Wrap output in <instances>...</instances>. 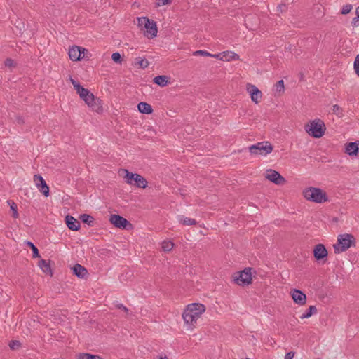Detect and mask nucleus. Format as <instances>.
Listing matches in <instances>:
<instances>
[{
    "mask_svg": "<svg viewBox=\"0 0 359 359\" xmlns=\"http://www.w3.org/2000/svg\"><path fill=\"white\" fill-rule=\"evenodd\" d=\"M306 132L313 137L320 138L323 136L326 130L324 122L320 119L316 118L309 123L305 125Z\"/></svg>",
    "mask_w": 359,
    "mask_h": 359,
    "instance_id": "obj_1",
    "label": "nucleus"
},
{
    "mask_svg": "<svg viewBox=\"0 0 359 359\" xmlns=\"http://www.w3.org/2000/svg\"><path fill=\"white\" fill-rule=\"evenodd\" d=\"M304 198L310 201L322 203L328 201L327 194L320 188L309 187L303 192Z\"/></svg>",
    "mask_w": 359,
    "mask_h": 359,
    "instance_id": "obj_2",
    "label": "nucleus"
},
{
    "mask_svg": "<svg viewBox=\"0 0 359 359\" xmlns=\"http://www.w3.org/2000/svg\"><path fill=\"white\" fill-rule=\"evenodd\" d=\"M355 239L351 234L345 233L338 236L337 243L333 245L335 253H340L354 245Z\"/></svg>",
    "mask_w": 359,
    "mask_h": 359,
    "instance_id": "obj_3",
    "label": "nucleus"
},
{
    "mask_svg": "<svg viewBox=\"0 0 359 359\" xmlns=\"http://www.w3.org/2000/svg\"><path fill=\"white\" fill-rule=\"evenodd\" d=\"M273 149V147L268 141H263L249 147V151L252 155L266 156Z\"/></svg>",
    "mask_w": 359,
    "mask_h": 359,
    "instance_id": "obj_4",
    "label": "nucleus"
},
{
    "mask_svg": "<svg viewBox=\"0 0 359 359\" xmlns=\"http://www.w3.org/2000/svg\"><path fill=\"white\" fill-rule=\"evenodd\" d=\"M233 278L234 282L238 285H248L252 283L251 269L245 268L244 270L235 273Z\"/></svg>",
    "mask_w": 359,
    "mask_h": 359,
    "instance_id": "obj_5",
    "label": "nucleus"
},
{
    "mask_svg": "<svg viewBox=\"0 0 359 359\" xmlns=\"http://www.w3.org/2000/svg\"><path fill=\"white\" fill-rule=\"evenodd\" d=\"M82 100L92 109L93 111L96 112L102 111V101L100 98L95 97L92 93H89V97L86 95V97H82Z\"/></svg>",
    "mask_w": 359,
    "mask_h": 359,
    "instance_id": "obj_6",
    "label": "nucleus"
},
{
    "mask_svg": "<svg viewBox=\"0 0 359 359\" xmlns=\"http://www.w3.org/2000/svg\"><path fill=\"white\" fill-rule=\"evenodd\" d=\"M265 178L276 185H283L285 184V179L277 171L269 169L266 170Z\"/></svg>",
    "mask_w": 359,
    "mask_h": 359,
    "instance_id": "obj_7",
    "label": "nucleus"
},
{
    "mask_svg": "<svg viewBox=\"0 0 359 359\" xmlns=\"http://www.w3.org/2000/svg\"><path fill=\"white\" fill-rule=\"evenodd\" d=\"M109 221L115 227L122 229H127L128 226H131L126 218L118 215H111Z\"/></svg>",
    "mask_w": 359,
    "mask_h": 359,
    "instance_id": "obj_8",
    "label": "nucleus"
},
{
    "mask_svg": "<svg viewBox=\"0 0 359 359\" xmlns=\"http://www.w3.org/2000/svg\"><path fill=\"white\" fill-rule=\"evenodd\" d=\"M246 90L250 95L252 101L255 103L258 104L261 102L262 97V93L256 87L255 85L248 83L246 86Z\"/></svg>",
    "mask_w": 359,
    "mask_h": 359,
    "instance_id": "obj_9",
    "label": "nucleus"
},
{
    "mask_svg": "<svg viewBox=\"0 0 359 359\" xmlns=\"http://www.w3.org/2000/svg\"><path fill=\"white\" fill-rule=\"evenodd\" d=\"M182 318L184 323L188 326H189L191 329H192L200 316H197L196 314L194 313L193 311H191L189 309L186 308L182 314Z\"/></svg>",
    "mask_w": 359,
    "mask_h": 359,
    "instance_id": "obj_10",
    "label": "nucleus"
},
{
    "mask_svg": "<svg viewBox=\"0 0 359 359\" xmlns=\"http://www.w3.org/2000/svg\"><path fill=\"white\" fill-rule=\"evenodd\" d=\"M34 181L39 189V191L46 196H49V187L47 185L44 179L40 175H35L34 176Z\"/></svg>",
    "mask_w": 359,
    "mask_h": 359,
    "instance_id": "obj_11",
    "label": "nucleus"
},
{
    "mask_svg": "<svg viewBox=\"0 0 359 359\" xmlns=\"http://www.w3.org/2000/svg\"><path fill=\"white\" fill-rule=\"evenodd\" d=\"M85 50H86L83 48L74 46L69 49V57L72 61L81 60L84 57L83 54Z\"/></svg>",
    "mask_w": 359,
    "mask_h": 359,
    "instance_id": "obj_12",
    "label": "nucleus"
},
{
    "mask_svg": "<svg viewBox=\"0 0 359 359\" xmlns=\"http://www.w3.org/2000/svg\"><path fill=\"white\" fill-rule=\"evenodd\" d=\"M327 250L323 244H317L313 249V256L317 261L327 257Z\"/></svg>",
    "mask_w": 359,
    "mask_h": 359,
    "instance_id": "obj_13",
    "label": "nucleus"
},
{
    "mask_svg": "<svg viewBox=\"0 0 359 359\" xmlns=\"http://www.w3.org/2000/svg\"><path fill=\"white\" fill-rule=\"evenodd\" d=\"M291 296L294 302L299 305H304L306 301V294L301 290L294 289L291 291Z\"/></svg>",
    "mask_w": 359,
    "mask_h": 359,
    "instance_id": "obj_14",
    "label": "nucleus"
},
{
    "mask_svg": "<svg viewBox=\"0 0 359 359\" xmlns=\"http://www.w3.org/2000/svg\"><path fill=\"white\" fill-rule=\"evenodd\" d=\"M144 30L145 31L144 35H146L148 38L155 37L158 32L156 22H154L153 20H149V25H147Z\"/></svg>",
    "mask_w": 359,
    "mask_h": 359,
    "instance_id": "obj_15",
    "label": "nucleus"
},
{
    "mask_svg": "<svg viewBox=\"0 0 359 359\" xmlns=\"http://www.w3.org/2000/svg\"><path fill=\"white\" fill-rule=\"evenodd\" d=\"M72 269L74 275L79 278H86L88 275V270L79 264H75Z\"/></svg>",
    "mask_w": 359,
    "mask_h": 359,
    "instance_id": "obj_16",
    "label": "nucleus"
},
{
    "mask_svg": "<svg viewBox=\"0 0 359 359\" xmlns=\"http://www.w3.org/2000/svg\"><path fill=\"white\" fill-rule=\"evenodd\" d=\"M65 222L67 227L72 231H78L80 229V222L72 216L67 215Z\"/></svg>",
    "mask_w": 359,
    "mask_h": 359,
    "instance_id": "obj_17",
    "label": "nucleus"
},
{
    "mask_svg": "<svg viewBox=\"0 0 359 359\" xmlns=\"http://www.w3.org/2000/svg\"><path fill=\"white\" fill-rule=\"evenodd\" d=\"M187 308L198 316H201V315L205 311V306L199 303H193L189 304Z\"/></svg>",
    "mask_w": 359,
    "mask_h": 359,
    "instance_id": "obj_18",
    "label": "nucleus"
},
{
    "mask_svg": "<svg viewBox=\"0 0 359 359\" xmlns=\"http://www.w3.org/2000/svg\"><path fill=\"white\" fill-rule=\"evenodd\" d=\"M221 55L218 59L221 60L231 61L239 60V55L232 51H226L220 53Z\"/></svg>",
    "mask_w": 359,
    "mask_h": 359,
    "instance_id": "obj_19",
    "label": "nucleus"
},
{
    "mask_svg": "<svg viewBox=\"0 0 359 359\" xmlns=\"http://www.w3.org/2000/svg\"><path fill=\"white\" fill-rule=\"evenodd\" d=\"M359 142H349L346 144V152L349 156H356L359 150Z\"/></svg>",
    "mask_w": 359,
    "mask_h": 359,
    "instance_id": "obj_20",
    "label": "nucleus"
},
{
    "mask_svg": "<svg viewBox=\"0 0 359 359\" xmlns=\"http://www.w3.org/2000/svg\"><path fill=\"white\" fill-rule=\"evenodd\" d=\"M135 177V179L134 180L133 185L136 186L137 187L143 189L147 187L148 182L144 177L139 174H136Z\"/></svg>",
    "mask_w": 359,
    "mask_h": 359,
    "instance_id": "obj_21",
    "label": "nucleus"
},
{
    "mask_svg": "<svg viewBox=\"0 0 359 359\" xmlns=\"http://www.w3.org/2000/svg\"><path fill=\"white\" fill-rule=\"evenodd\" d=\"M137 109L142 114H150L153 112L151 106L144 102H141L138 104Z\"/></svg>",
    "mask_w": 359,
    "mask_h": 359,
    "instance_id": "obj_22",
    "label": "nucleus"
},
{
    "mask_svg": "<svg viewBox=\"0 0 359 359\" xmlns=\"http://www.w3.org/2000/svg\"><path fill=\"white\" fill-rule=\"evenodd\" d=\"M39 266L46 274H49L51 276H53V272L49 262L42 259L39 262Z\"/></svg>",
    "mask_w": 359,
    "mask_h": 359,
    "instance_id": "obj_23",
    "label": "nucleus"
},
{
    "mask_svg": "<svg viewBox=\"0 0 359 359\" xmlns=\"http://www.w3.org/2000/svg\"><path fill=\"white\" fill-rule=\"evenodd\" d=\"M178 220L180 223L185 226H193L197 224V222L194 219L185 217L183 215L178 217Z\"/></svg>",
    "mask_w": 359,
    "mask_h": 359,
    "instance_id": "obj_24",
    "label": "nucleus"
},
{
    "mask_svg": "<svg viewBox=\"0 0 359 359\" xmlns=\"http://www.w3.org/2000/svg\"><path fill=\"white\" fill-rule=\"evenodd\" d=\"M154 82L161 86V87H164V86H166L168 83V77L166 76H164V75H161V76H156L154 79Z\"/></svg>",
    "mask_w": 359,
    "mask_h": 359,
    "instance_id": "obj_25",
    "label": "nucleus"
},
{
    "mask_svg": "<svg viewBox=\"0 0 359 359\" xmlns=\"http://www.w3.org/2000/svg\"><path fill=\"white\" fill-rule=\"evenodd\" d=\"M79 219L85 224H87L88 225L90 226H93L94 225V223H95V219L88 215V214H83V215H81L80 217H79Z\"/></svg>",
    "mask_w": 359,
    "mask_h": 359,
    "instance_id": "obj_26",
    "label": "nucleus"
},
{
    "mask_svg": "<svg viewBox=\"0 0 359 359\" xmlns=\"http://www.w3.org/2000/svg\"><path fill=\"white\" fill-rule=\"evenodd\" d=\"M137 25L141 30H144L147 25H149V19L147 17L137 18Z\"/></svg>",
    "mask_w": 359,
    "mask_h": 359,
    "instance_id": "obj_27",
    "label": "nucleus"
},
{
    "mask_svg": "<svg viewBox=\"0 0 359 359\" xmlns=\"http://www.w3.org/2000/svg\"><path fill=\"white\" fill-rule=\"evenodd\" d=\"M137 25L141 30H144L147 25H149V19L147 17L137 18Z\"/></svg>",
    "mask_w": 359,
    "mask_h": 359,
    "instance_id": "obj_28",
    "label": "nucleus"
},
{
    "mask_svg": "<svg viewBox=\"0 0 359 359\" xmlns=\"http://www.w3.org/2000/svg\"><path fill=\"white\" fill-rule=\"evenodd\" d=\"M123 171L126 173L123 178L126 179V183L133 185L134 180L135 179V176L136 175L137 173H132L126 169L123 170Z\"/></svg>",
    "mask_w": 359,
    "mask_h": 359,
    "instance_id": "obj_29",
    "label": "nucleus"
},
{
    "mask_svg": "<svg viewBox=\"0 0 359 359\" xmlns=\"http://www.w3.org/2000/svg\"><path fill=\"white\" fill-rule=\"evenodd\" d=\"M317 313V309L315 306H310L308 309L300 317L302 319L308 318L311 317L313 314Z\"/></svg>",
    "mask_w": 359,
    "mask_h": 359,
    "instance_id": "obj_30",
    "label": "nucleus"
},
{
    "mask_svg": "<svg viewBox=\"0 0 359 359\" xmlns=\"http://www.w3.org/2000/svg\"><path fill=\"white\" fill-rule=\"evenodd\" d=\"M8 204L10 205L11 210L13 212L12 217L13 218H18L19 217L18 212V207L17 204L13 202V201L8 200L7 201Z\"/></svg>",
    "mask_w": 359,
    "mask_h": 359,
    "instance_id": "obj_31",
    "label": "nucleus"
},
{
    "mask_svg": "<svg viewBox=\"0 0 359 359\" xmlns=\"http://www.w3.org/2000/svg\"><path fill=\"white\" fill-rule=\"evenodd\" d=\"M25 244L31 248L32 250L33 255L32 257L34 258L40 257V255L38 250V248L34 245L31 241H25Z\"/></svg>",
    "mask_w": 359,
    "mask_h": 359,
    "instance_id": "obj_32",
    "label": "nucleus"
},
{
    "mask_svg": "<svg viewBox=\"0 0 359 359\" xmlns=\"http://www.w3.org/2000/svg\"><path fill=\"white\" fill-rule=\"evenodd\" d=\"M193 55L195 56H209L215 58H219V57L221 55V54L212 55L210 53L207 52L206 50H196L194 52Z\"/></svg>",
    "mask_w": 359,
    "mask_h": 359,
    "instance_id": "obj_33",
    "label": "nucleus"
},
{
    "mask_svg": "<svg viewBox=\"0 0 359 359\" xmlns=\"http://www.w3.org/2000/svg\"><path fill=\"white\" fill-rule=\"evenodd\" d=\"M135 64L137 65L142 69H145L149 66V62L146 59L137 57L135 59Z\"/></svg>",
    "mask_w": 359,
    "mask_h": 359,
    "instance_id": "obj_34",
    "label": "nucleus"
},
{
    "mask_svg": "<svg viewBox=\"0 0 359 359\" xmlns=\"http://www.w3.org/2000/svg\"><path fill=\"white\" fill-rule=\"evenodd\" d=\"M76 93L79 95V97L81 99L83 97H86V95L89 97V93H90L91 92L88 89L85 88L82 86H81L79 90H76Z\"/></svg>",
    "mask_w": 359,
    "mask_h": 359,
    "instance_id": "obj_35",
    "label": "nucleus"
},
{
    "mask_svg": "<svg viewBox=\"0 0 359 359\" xmlns=\"http://www.w3.org/2000/svg\"><path fill=\"white\" fill-rule=\"evenodd\" d=\"M174 244L171 241H163L162 243V249L165 252H170L173 248Z\"/></svg>",
    "mask_w": 359,
    "mask_h": 359,
    "instance_id": "obj_36",
    "label": "nucleus"
},
{
    "mask_svg": "<svg viewBox=\"0 0 359 359\" xmlns=\"http://www.w3.org/2000/svg\"><path fill=\"white\" fill-rule=\"evenodd\" d=\"M332 113L337 115L338 117L343 116V109L338 104H334L332 107Z\"/></svg>",
    "mask_w": 359,
    "mask_h": 359,
    "instance_id": "obj_37",
    "label": "nucleus"
},
{
    "mask_svg": "<svg viewBox=\"0 0 359 359\" xmlns=\"http://www.w3.org/2000/svg\"><path fill=\"white\" fill-rule=\"evenodd\" d=\"M275 90L278 93L284 92L285 87H284V81L283 80H280L276 83Z\"/></svg>",
    "mask_w": 359,
    "mask_h": 359,
    "instance_id": "obj_38",
    "label": "nucleus"
},
{
    "mask_svg": "<svg viewBox=\"0 0 359 359\" xmlns=\"http://www.w3.org/2000/svg\"><path fill=\"white\" fill-rule=\"evenodd\" d=\"M11 350H16L21 346V343L18 340H12L8 344Z\"/></svg>",
    "mask_w": 359,
    "mask_h": 359,
    "instance_id": "obj_39",
    "label": "nucleus"
},
{
    "mask_svg": "<svg viewBox=\"0 0 359 359\" xmlns=\"http://www.w3.org/2000/svg\"><path fill=\"white\" fill-rule=\"evenodd\" d=\"M352 8H353V6L351 4H346L342 7V8L341 10V13L343 15H346L351 12Z\"/></svg>",
    "mask_w": 359,
    "mask_h": 359,
    "instance_id": "obj_40",
    "label": "nucleus"
},
{
    "mask_svg": "<svg viewBox=\"0 0 359 359\" xmlns=\"http://www.w3.org/2000/svg\"><path fill=\"white\" fill-rule=\"evenodd\" d=\"M78 359H96V355L90 353H81Z\"/></svg>",
    "mask_w": 359,
    "mask_h": 359,
    "instance_id": "obj_41",
    "label": "nucleus"
},
{
    "mask_svg": "<svg viewBox=\"0 0 359 359\" xmlns=\"http://www.w3.org/2000/svg\"><path fill=\"white\" fill-rule=\"evenodd\" d=\"M111 59L114 62L116 63H121V56L119 53H114L111 55Z\"/></svg>",
    "mask_w": 359,
    "mask_h": 359,
    "instance_id": "obj_42",
    "label": "nucleus"
},
{
    "mask_svg": "<svg viewBox=\"0 0 359 359\" xmlns=\"http://www.w3.org/2000/svg\"><path fill=\"white\" fill-rule=\"evenodd\" d=\"M354 70L356 74L359 76V54L355 58L354 61Z\"/></svg>",
    "mask_w": 359,
    "mask_h": 359,
    "instance_id": "obj_43",
    "label": "nucleus"
},
{
    "mask_svg": "<svg viewBox=\"0 0 359 359\" xmlns=\"http://www.w3.org/2000/svg\"><path fill=\"white\" fill-rule=\"evenodd\" d=\"M172 0H156V5L158 6H165L170 4Z\"/></svg>",
    "mask_w": 359,
    "mask_h": 359,
    "instance_id": "obj_44",
    "label": "nucleus"
},
{
    "mask_svg": "<svg viewBox=\"0 0 359 359\" xmlns=\"http://www.w3.org/2000/svg\"><path fill=\"white\" fill-rule=\"evenodd\" d=\"M4 65L6 67H15L14 61L11 58H7L4 62Z\"/></svg>",
    "mask_w": 359,
    "mask_h": 359,
    "instance_id": "obj_45",
    "label": "nucleus"
},
{
    "mask_svg": "<svg viewBox=\"0 0 359 359\" xmlns=\"http://www.w3.org/2000/svg\"><path fill=\"white\" fill-rule=\"evenodd\" d=\"M69 80H70L72 84L74 86V88H75V90H79V88L81 87V85H80V83L79 82L76 81L71 76L69 77Z\"/></svg>",
    "mask_w": 359,
    "mask_h": 359,
    "instance_id": "obj_46",
    "label": "nucleus"
},
{
    "mask_svg": "<svg viewBox=\"0 0 359 359\" xmlns=\"http://www.w3.org/2000/svg\"><path fill=\"white\" fill-rule=\"evenodd\" d=\"M116 307H117L118 309H119L123 310V311L126 314H128V311H129V310H128V309L126 306H125L123 304H117V305H116Z\"/></svg>",
    "mask_w": 359,
    "mask_h": 359,
    "instance_id": "obj_47",
    "label": "nucleus"
},
{
    "mask_svg": "<svg viewBox=\"0 0 359 359\" xmlns=\"http://www.w3.org/2000/svg\"><path fill=\"white\" fill-rule=\"evenodd\" d=\"M351 23L353 27L358 26L359 23V16L357 15V17L354 18Z\"/></svg>",
    "mask_w": 359,
    "mask_h": 359,
    "instance_id": "obj_48",
    "label": "nucleus"
},
{
    "mask_svg": "<svg viewBox=\"0 0 359 359\" xmlns=\"http://www.w3.org/2000/svg\"><path fill=\"white\" fill-rule=\"evenodd\" d=\"M294 355V353L292 351L288 352L285 354L284 359H292Z\"/></svg>",
    "mask_w": 359,
    "mask_h": 359,
    "instance_id": "obj_49",
    "label": "nucleus"
},
{
    "mask_svg": "<svg viewBox=\"0 0 359 359\" xmlns=\"http://www.w3.org/2000/svg\"><path fill=\"white\" fill-rule=\"evenodd\" d=\"M286 7H287L286 4H283L278 5V9L280 10V11H283V10L286 9Z\"/></svg>",
    "mask_w": 359,
    "mask_h": 359,
    "instance_id": "obj_50",
    "label": "nucleus"
},
{
    "mask_svg": "<svg viewBox=\"0 0 359 359\" xmlns=\"http://www.w3.org/2000/svg\"><path fill=\"white\" fill-rule=\"evenodd\" d=\"M160 359H167V358H166V357H165V358H160Z\"/></svg>",
    "mask_w": 359,
    "mask_h": 359,
    "instance_id": "obj_51",
    "label": "nucleus"
}]
</instances>
